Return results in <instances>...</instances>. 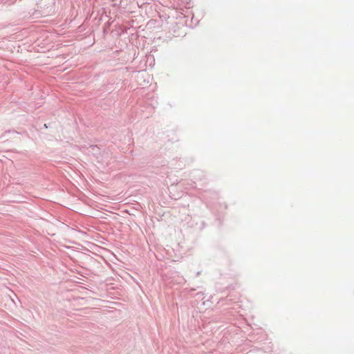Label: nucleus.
<instances>
[{"label":"nucleus","mask_w":354,"mask_h":354,"mask_svg":"<svg viewBox=\"0 0 354 354\" xmlns=\"http://www.w3.org/2000/svg\"><path fill=\"white\" fill-rule=\"evenodd\" d=\"M44 127H45V128H48V126H47V124H44Z\"/></svg>","instance_id":"obj_1"}]
</instances>
